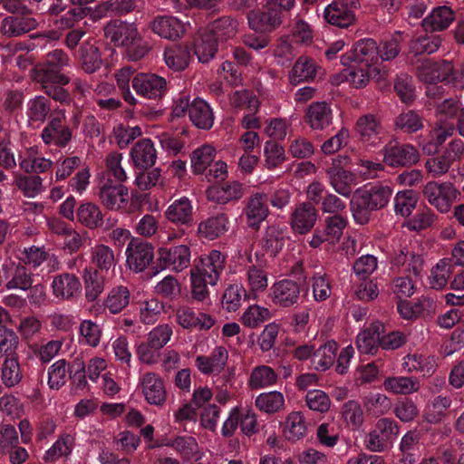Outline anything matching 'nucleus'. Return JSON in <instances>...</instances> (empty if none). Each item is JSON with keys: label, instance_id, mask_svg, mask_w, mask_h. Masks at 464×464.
<instances>
[{"label": "nucleus", "instance_id": "nucleus-1", "mask_svg": "<svg viewBox=\"0 0 464 464\" xmlns=\"http://www.w3.org/2000/svg\"><path fill=\"white\" fill-rule=\"evenodd\" d=\"M392 190L384 186H364L357 188L350 202L351 211L357 224H367L372 213L387 205Z\"/></svg>", "mask_w": 464, "mask_h": 464}, {"label": "nucleus", "instance_id": "nucleus-2", "mask_svg": "<svg viewBox=\"0 0 464 464\" xmlns=\"http://www.w3.org/2000/svg\"><path fill=\"white\" fill-rule=\"evenodd\" d=\"M295 0H267L266 11L248 14L249 26L256 32H271L280 26L285 13L290 12Z\"/></svg>", "mask_w": 464, "mask_h": 464}, {"label": "nucleus", "instance_id": "nucleus-3", "mask_svg": "<svg viewBox=\"0 0 464 464\" xmlns=\"http://www.w3.org/2000/svg\"><path fill=\"white\" fill-rule=\"evenodd\" d=\"M418 78L428 83L426 93L434 98L437 93H442L441 87L436 85L437 82L451 83L453 64L449 61L431 62L424 61L418 68Z\"/></svg>", "mask_w": 464, "mask_h": 464}, {"label": "nucleus", "instance_id": "nucleus-4", "mask_svg": "<svg viewBox=\"0 0 464 464\" xmlns=\"http://www.w3.org/2000/svg\"><path fill=\"white\" fill-rule=\"evenodd\" d=\"M423 195L431 206L445 214L459 200L460 191L451 182L429 181L424 186Z\"/></svg>", "mask_w": 464, "mask_h": 464}, {"label": "nucleus", "instance_id": "nucleus-5", "mask_svg": "<svg viewBox=\"0 0 464 464\" xmlns=\"http://www.w3.org/2000/svg\"><path fill=\"white\" fill-rule=\"evenodd\" d=\"M399 435L396 423L388 418L377 421L374 429L369 433L367 448L374 452H382L389 449Z\"/></svg>", "mask_w": 464, "mask_h": 464}, {"label": "nucleus", "instance_id": "nucleus-6", "mask_svg": "<svg viewBox=\"0 0 464 464\" xmlns=\"http://www.w3.org/2000/svg\"><path fill=\"white\" fill-rule=\"evenodd\" d=\"M70 64V58L63 50L56 49L46 55L44 65L41 68L38 80L40 82H56L67 84L69 78L61 73V70Z\"/></svg>", "mask_w": 464, "mask_h": 464}, {"label": "nucleus", "instance_id": "nucleus-7", "mask_svg": "<svg viewBox=\"0 0 464 464\" xmlns=\"http://www.w3.org/2000/svg\"><path fill=\"white\" fill-rule=\"evenodd\" d=\"M348 161L347 156H337L333 159L332 167L326 169L330 185L336 193L344 198L351 197L354 180L353 175L343 168L347 165Z\"/></svg>", "mask_w": 464, "mask_h": 464}, {"label": "nucleus", "instance_id": "nucleus-8", "mask_svg": "<svg viewBox=\"0 0 464 464\" xmlns=\"http://www.w3.org/2000/svg\"><path fill=\"white\" fill-rule=\"evenodd\" d=\"M358 7V0L334 1L324 8V17L328 24L341 28H345L354 23V11Z\"/></svg>", "mask_w": 464, "mask_h": 464}, {"label": "nucleus", "instance_id": "nucleus-9", "mask_svg": "<svg viewBox=\"0 0 464 464\" xmlns=\"http://www.w3.org/2000/svg\"><path fill=\"white\" fill-rule=\"evenodd\" d=\"M131 85L138 95L150 100L160 98L167 92L166 79L155 73H137Z\"/></svg>", "mask_w": 464, "mask_h": 464}, {"label": "nucleus", "instance_id": "nucleus-10", "mask_svg": "<svg viewBox=\"0 0 464 464\" xmlns=\"http://www.w3.org/2000/svg\"><path fill=\"white\" fill-rule=\"evenodd\" d=\"M383 161L391 167H405L416 164L420 154L411 144L390 142L383 150Z\"/></svg>", "mask_w": 464, "mask_h": 464}, {"label": "nucleus", "instance_id": "nucleus-11", "mask_svg": "<svg viewBox=\"0 0 464 464\" xmlns=\"http://www.w3.org/2000/svg\"><path fill=\"white\" fill-rule=\"evenodd\" d=\"M158 255L160 262L166 268L175 272H181L190 265V248L184 244L175 246H160Z\"/></svg>", "mask_w": 464, "mask_h": 464}, {"label": "nucleus", "instance_id": "nucleus-12", "mask_svg": "<svg viewBox=\"0 0 464 464\" xmlns=\"http://www.w3.org/2000/svg\"><path fill=\"white\" fill-rule=\"evenodd\" d=\"M125 254L129 268L135 273L143 271L154 256L152 246L139 239H132L128 244Z\"/></svg>", "mask_w": 464, "mask_h": 464}, {"label": "nucleus", "instance_id": "nucleus-13", "mask_svg": "<svg viewBox=\"0 0 464 464\" xmlns=\"http://www.w3.org/2000/svg\"><path fill=\"white\" fill-rule=\"evenodd\" d=\"M98 197L110 210H124L129 202V189L123 185H113L107 180L100 188Z\"/></svg>", "mask_w": 464, "mask_h": 464}, {"label": "nucleus", "instance_id": "nucleus-14", "mask_svg": "<svg viewBox=\"0 0 464 464\" xmlns=\"http://www.w3.org/2000/svg\"><path fill=\"white\" fill-rule=\"evenodd\" d=\"M378 60V46L376 42L371 38H364L358 41L353 48L341 57L343 65L352 63L367 66Z\"/></svg>", "mask_w": 464, "mask_h": 464}, {"label": "nucleus", "instance_id": "nucleus-15", "mask_svg": "<svg viewBox=\"0 0 464 464\" xmlns=\"http://www.w3.org/2000/svg\"><path fill=\"white\" fill-rule=\"evenodd\" d=\"M175 316L178 324L187 330H208L215 324V320L211 315L196 312L193 308L187 305L177 307Z\"/></svg>", "mask_w": 464, "mask_h": 464}, {"label": "nucleus", "instance_id": "nucleus-16", "mask_svg": "<svg viewBox=\"0 0 464 464\" xmlns=\"http://www.w3.org/2000/svg\"><path fill=\"white\" fill-rule=\"evenodd\" d=\"M225 266V256L218 250H212L209 254L200 258V265L192 269L207 279L210 285H215Z\"/></svg>", "mask_w": 464, "mask_h": 464}, {"label": "nucleus", "instance_id": "nucleus-17", "mask_svg": "<svg viewBox=\"0 0 464 464\" xmlns=\"http://www.w3.org/2000/svg\"><path fill=\"white\" fill-rule=\"evenodd\" d=\"M271 299L278 306L289 307L298 302L300 287L293 280L284 279L275 283L271 288Z\"/></svg>", "mask_w": 464, "mask_h": 464}, {"label": "nucleus", "instance_id": "nucleus-18", "mask_svg": "<svg viewBox=\"0 0 464 464\" xmlns=\"http://www.w3.org/2000/svg\"><path fill=\"white\" fill-rule=\"evenodd\" d=\"M165 218L178 227H189L193 223L194 208L187 197L174 200L166 209Z\"/></svg>", "mask_w": 464, "mask_h": 464}, {"label": "nucleus", "instance_id": "nucleus-19", "mask_svg": "<svg viewBox=\"0 0 464 464\" xmlns=\"http://www.w3.org/2000/svg\"><path fill=\"white\" fill-rule=\"evenodd\" d=\"M228 361V352L224 346H217L209 356L198 355L195 363L203 374H220L226 368Z\"/></svg>", "mask_w": 464, "mask_h": 464}, {"label": "nucleus", "instance_id": "nucleus-20", "mask_svg": "<svg viewBox=\"0 0 464 464\" xmlns=\"http://www.w3.org/2000/svg\"><path fill=\"white\" fill-rule=\"evenodd\" d=\"M246 224L253 229H258L268 215L267 196L265 193L253 194L245 208Z\"/></svg>", "mask_w": 464, "mask_h": 464}, {"label": "nucleus", "instance_id": "nucleus-21", "mask_svg": "<svg viewBox=\"0 0 464 464\" xmlns=\"http://www.w3.org/2000/svg\"><path fill=\"white\" fill-rule=\"evenodd\" d=\"M150 26L153 33L168 40H177L186 32V25L179 19L169 15L155 17Z\"/></svg>", "mask_w": 464, "mask_h": 464}, {"label": "nucleus", "instance_id": "nucleus-22", "mask_svg": "<svg viewBox=\"0 0 464 464\" xmlns=\"http://www.w3.org/2000/svg\"><path fill=\"white\" fill-rule=\"evenodd\" d=\"M106 37L115 44L128 46L139 38V32L133 24L114 21L104 28Z\"/></svg>", "mask_w": 464, "mask_h": 464}, {"label": "nucleus", "instance_id": "nucleus-23", "mask_svg": "<svg viewBox=\"0 0 464 464\" xmlns=\"http://www.w3.org/2000/svg\"><path fill=\"white\" fill-rule=\"evenodd\" d=\"M140 386L148 403L160 405L164 402L166 390L162 379L157 373H145L140 379Z\"/></svg>", "mask_w": 464, "mask_h": 464}, {"label": "nucleus", "instance_id": "nucleus-24", "mask_svg": "<svg viewBox=\"0 0 464 464\" xmlns=\"http://www.w3.org/2000/svg\"><path fill=\"white\" fill-rule=\"evenodd\" d=\"M317 218L315 208L309 203L303 202L297 205L292 213L291 227L300 234H305L314 226Z\"/></svg>", "mask_w": 464, "mask_h": 464}, {"label": "nucleus", "instance_id": "nucleus-25", "mask_svg": "<svg viewBox=\"0 0 464 464\" xmlns=\"http://www.w3.org/2000/svg\"><path fill=\"white\" fill-rule=\"evenodd\" d=\"M52 160L42 157L38 148L33 146L20 152L19 167L26 173H43L52 167Z\"/></svg>", "mask_w": 464, "mask_h": 464}, {"label": "nucleus", "instance_id": "nucleus-26", "mask_svg": "<svg viewBox=\"0 0 464 464\" xmlns=\"http://www.w3.org/2000/svg\"><path fill=\"white\" fill-rule=\"evenodd\" d=\"M322 69L316 62L307 56H301L294 64L289 79L293 84H298L302 82H310L321 74Z\"/></svg>", "mask_w": 464, "mask_h": 464}, {"label": "nucleus", "instance_id": "nucleus-27", "mask_svg": "<svg viewBox=\"0 0 464 464\" xmlns=\"http://www.w3.org/2000/svg\"><path fill=\"white\" fill-rule=\"evenodd\" d=\"M38 25L36 19L28 16H7L1 22L0 32L6 37H18Z\"/></svg>", "mask_w": 464, "mask_h": 464}, {"label": "nucleus", "instance_id": "nucleus-28", "mask_svg": "<svg viewBox=\"0 0 464 464\" xmlns=\"http://www.w3.org/2000/svg\"><path fill=\"white\" fill-rule=\"evenodd\" d=\"M190 121L198 129L209 130L214 124V113L208 102L204 100L194 99L188 110Z\"/></svg>", "mask_w": 464, "mask_h": 464}, {"label": "nucleus", "instance_id": "nucleus-29", "mask_svg": "<svg viewBox=\"0 0 464 464\" xmlns=\"http://www.w3.org/2000/svg\"><path fill=\"white\" fill-rule=\"evenodd\" d=\"M332 110L324 102L312 103L305 114L306 122L313 130L325 129L332 123Z\"/></svg>", "mask_w": 464, "mask_h": 464}, {"label": "nucleus", "instance_id": "nucleus-30", "mask_svg": "<svg viewBox=\"0 0 464 464\" xmlns=\"http://www.w3.org/2000/svg\"><path fill=\"white\" fill-rule=\"evenodd\" d=\"M208 200L219 204H226L230 200L238 199L243 195L242 185L239 182L233 181L223 185H215L209 187L207 191Z\"/></svg>", "mask_w": 464, "mask_h": 464}, {"label": "nucleus", "instance_id": "nucleus-31", "mask_svg": "<svg viewBox=\"0 0 464 464\" xmlns=\"http://www.w3.org/2000/svg\"><path fill=\"white\" fill-rule=\"evenodd\" d=\"M454 20V14L452 10L446 6H438L433 8V10L430 13L422 20V27L425 31H442L448 28Z\"/></svg>", "mask_w": 464, "mask_h": 464}, {"label": "nucleus", "instance_id": "nucleus-32", "mask_svg": "<svg viewBox=\"0 0 464 464\" xmlns=\"http://www.w3.org/2000/svg\"><path fill=\"white\" fill-rule=\"evenodd\" d=\"M356 130L364 142L376 144L382 139V127L372 114L361 117L356 123Z\"/></svg>", "mask_w": 464, "mask_h": 464}, {"label": "nucleus", "instance_id": "nucleus-33", "mask_svg": "<svg viewBox=\"0 0 464 464\" xmlns=\"http://www.w3.org/2000/svg\"><path fill=\"white\" fill-rule=\"evenodd\" d=\"M130 156L136 167L147 169L155 164L157 159L156 150L152 141L143 139L131 149Z\"/></svg>", "mask_w": 464, "mask_h": 464}, {"label": "nucleus", "instance_id": "nucleus-34", "mask_svg": "<svg viewBox=\"0 0 464 464\" xmlns=\"http://www.w3.org/2000/svg\"><path fill=\"white\" fill-rule=\"evenodd\" d=\"M383 331L381 323H374L361 332L356 339L357 348L362 353H374L380 345V335Z\"/></svg>", "mask_w": 464, "mask_h": 464}, {"label": "nucleus", "instance_id": "nucleus-35", "mask_svg": "<svg viewBox=\"0 0 464 464\" xmlns=\"http://www.w3.org/2000/svg\"><path fill=\"white\" fill-rule=\"evenodd\" d=\"M52 287L57 298L69 299L80 292L81 283L74 275L64 273L53 278Z\"/></svg>", "mask_w": 464, "mask_h": 464}, {"label": "nucleus", "instance_id": "nucleus-36", "mask_svg": "<svg viewBox=\"0 0 464 464\" xmlns=\"http://www.w3.org/2000/svg\"><path fill=\"white\" fill-rule=\"evenodd\" d=\"M229 220L226 214H219L201 221L198 233L208 239H215L228 230Z\"/></svg>", "mask_w": 464, "mask_h": 464}, {"label": "nucleus", "instance_id": "nucleus-37", "mask_svg": "<svg viewBox=\"0 0 464 464\" xmlns=\"http://www.w3.org/2000/svg\"><path fill=\"white\" fill-rule=\"evenodd\" d=\"M79 223L89 229L100 227L103 224V215L98 205L92 202H82L76 211Z\"/></svg>", "mask_w": 464, "mask_h": 464}, {"label": "nucleus", "instance_id": "nucleus-38", "mask_svg": "<svg viewBox=\"0 0 464 464\" xmlns=\"http://www.w3.org/2000/svg\"><path fill=\"white\" fill-rule=\"evenodd\" d=\"M218 51V41L208 31L199 32L194 43V53L200 63H208Z\"/></svg>", "mask_w": 464, "mask_h": 464}, {"label": "nucleus", "instance_id": "nucleus-39", "mask_svg": "<svg viewBox=\"0 0 464 464\" xmlns=\"http://www.w3.org/2000/svg\"><path fill=\"white\" fill-rule=\"evenodd\" d=\"M402 369L407 372H420L423 375H430L436 369L434 356L419 353L408 354L402 359Z\"/></svg>", "mask_w": 464, "mask_h": 464}, {"label": "nucleus", "instance_id": "nucleus-40", "mask_svg": "<svg viewBox=\"0 0 464 464\" xmlns=\"http://www.w3.org/2000/svg\"><path fill=\"white\" fill-rule=\"evenodd\" d=\"M216 149L210 144H203L190 154L191 169L194 174L205 173L216 158Z\"/></svg>", "mask_w": 464, "mask_h": 464}, {"label": "nucleus", "instance_id": "nucleus-41", "mask_svg": "<svg viewBox=\"0 0 464 464\" xmlns=\"http://www.w3.org/2000/svg\"><path fill=\"white\" fill-rule=\"evenodd\" d=\"M337 351V343L334 341H328L322 344L318 349H314L312 357L313 369L324 372L334 363Z\"/></svg>", "mask_w": 464, "mask_h": 464}, {"label": "nucleus", "instance_id": "nucleus-42", "mask_svg": "<svg viewBox=\"0 0 464 464\" xmlns=\"http://www.w3.org/2000/svg\"><path fill=\"white\" fill-rule=\"evenodd\" d=\"M190 53L187 46L171 45L165 49L164 61L173 71H182L188 67Z\"/></svg>", "mask_w": 464, "mask_h": 464}, {"label": "nucleus", "instance_id": "nucleus-43", "mask_svg": "<svg viewBox=\"0 0 464 464\" xmlns=\"http://www.w3.org/2000/svg\"><path fill=\"white\" fill-rule=\"evenodd\" d=\"M385 390L395 394H410L420 389V382L416 377H389L383 382Z\"/></svg>", "mask_w": 464, "mask_h": 464}, {"label": "nucleus", "instance_id": "nucleus-44", "mask_svg": "<svg viewBox=\"0 0 464 464\" xmlns=\"http://www.w3.org/2000/svg\"><path fill=\"white\" fill-rule=\"evenodd\" d=\"M130 300V293L129 289L126 286L118 285L109 292L104 301V306L111 314H116L128 306Z\"/></svg>", "mask_w": 464, "mask_h": 464}, {"label": "nucleus", "instance_id": "nucleus-45", "mask_svg": "<svg viewBox=\"0 0 464 464\" xmlns=\"http://www.w3.org/2000/svg\"><path fill=\"white\" fill-rule=\"evenodd\" d=\"M91 261L102 272H108L111 268H114L117 263L114 251L102 244L92 248Z\"/></svg>", "mask_w": 464, "mask_h": 464}, {"label": "nucleus", "instance_id": "nucleus-46", "mask_svg": "<svg viewBox=\"0 0 464 464\" xmlns=\"http://www.w3.org/2000/svg\"><path fill=\"white\" fill-rule=\"evenodd\" d=\"M306 430V424L300 411H293L286 417L283 431L288 440H299L305 435Z\"/></svg>", "mask_w": 464, "mask_h": 464}, {"label": "nucleus", "instance_id": "nucleus-47", "mask_svg": "<svg viewBox=\"0 0 464 464\" xmlns=\"http://www.w3.org/2000/svg\"><path fill=\"white\" fill-rule=\"evenodd\" d=\"M285 231L276 226H269L262 239V247L271 256L279 253L285 245Z\"/></svg>", "mask_w": 464, "mask_h": 464}, {"label": "nucleus", "instance_id": "nucleus-48", "mask_svg": "<svg viewBox=\"0 0 464 464\" xmlns=\"http://www.w3.org/2000/svg\"><path fill=\"white\" fill-rule=\"evenodd\" d=\"M277 382V374L267 365L255 367L249 377L248 384L252 389H262L275 385Z\"/></svg>", "mask_w": 464, "mask_h": 464}, {"label": "nucleus", "instance_id": "nucleus-49", "mask_svg": "<svg viewBox=\"0 0 464 464\" xmlns=\"http://www.w3.org/2000/svg\"><path fill=\"white\" fill-rule=\"evenodd\" d=\"M440 45V39L436 35L423 34L415 37L410 43L409 53L413 56L433 53Z\"/></svg>", "mask_w": 464, "mask_h": 464}, {"label": "nucleus", "instance_id": "nucleus-50", "mask_svg": "<svg viewBox=\"0 0 464 464\" xmlns=\"http://www.w3.org/2000/svg\"><path fill=\"white\" fill-rule=\"evenodd\" d=\"M451 273V260L440 259L431 269L429 277L430 287L437 290L442 289L447 285Z\"/></svg>", "mask_w": 464, "mask_h": 464}, {"label": "nucleus", "instance_id": "nucleus-51", "mask_svg": "<svg viewBox=\"0 0 464 464\" xmlns=\"http://www.w3.org/2000/svg\"><path fill=\"white\" fill-rule=\"evenodd\" d=\"M86 298L94 301L104 289V278L92 267L85 268L83 273Z\"/></svg>", "mask_w": 464, "mask_h": 464}, {"label": "nucleus", "instance_id": "nucleus-52", "mask_svg": "<svg viewBox=\"0 0 464 464\" xmlns=\"http://www.w3.org/2000/svg\"><path fill=\"white\" fill-rule=\"evenodd\" d=\"M73 446V437L69 434L63 435L45 452L44 460L50 462L61 458H66L71 454Z\"/></svg>", "mask_w": 464, "mask_h": 464}, {"label": "nucleus", "instance_id": "nucleus-53", "mask_svg": "<svg viewBox=\"0 0 464 464\" xmlns=\"http://www.w3.org/2000/svg\"><path fill=\"white\" fill-rule=\"evenodd\" d=\"M102 327L92 320H83L79 326V343L97 347L102 337Z\"/></svg>", "mask_w": 464, "mask_h": 464}, {"label": "nucleus", "instance_id": "nucleus-54", "mask_svg": "<svg viewBox=\"0 0 464 464\" xmlns=\"http://www.w3.org/2000/svg\"><path fill=\"white\" fill-rule=\"evenodd\" d=\"M454 125L448 122H440L433 128L430 133V142L422 145L425 153L431 154L440 145H441L447 138L450 137L454 132Z\"/></svg>", "mask_w": 464, "mask_h": 464}, {"label": "nucleus", "instance_id": "nucleus-55", "mask_svg": "<svg viewBox=\"0 0 464 464\" xmlns=\"http://www.w3.org/2000/svg\"><path fill=\"white\" fill-rule=\"evenodd\" d=\"M79 52L82 67L86 72L92 73L101 67L102 62L97 47L83 43Z\"/></svg>", "mask_w": 464, "mask_h": 464}, {"label": "nucleus", "instance_id": "nucleus-56", "mask_svg": "<svg viewBox=\"0 0 464 464\" xmlns=\"http://www.w3.org/2000/svg\"><path fill=\"white\" fill-rule=\"evenodd\" d=\"M285 160V151L282 145L275 140H267L264 144V166L267 169H275Z\"/></svg>", "mask_w": 464, "mask_h": 464}, {"label": "nucleus", "instance_id": "nucleus-57", "mask_svg": "<svg viewBox=\"0 0 464 464\" xmlns=\"http://www.w3.org/2000/svg\"><path fill=\"white\" fill-rule=\"evenodd\" d=\"M238 24L230 17H221L214 21L208 30L218 40H227L234 37L237 32Z\"/></svg>", "mask_w": 464, "mask_h": 464}, {"label": "nucleus", "instance_id": "nucleus-58", "mask_svg": "<svg viewBox=\"0 0 464 464\" xmlns=\"http://www.w3.org/2000/svg\"><path fill=\"white\" fill-rule=\"evenodd\" d=\"M418 203V194L413 190H403L394 198V209L397 215L409 217Z\"/></svg>", "mask_w": 464, "mask_h": 464}, {"label": "nucleus", "instance_id": "nucleus-59", "mask_svg": "<svg viewBox=\"0 0 464 464\" xmlns=\"http://www.w3.org/2000/svg\"><path fill=\"white\" fill-rule=\"evenodd\" d=\"M51 110L48 100L35 96L27 102V116L31 122H44Z\"/></svg>", "mask_w": 464, "mask_h": 464}, {"label": "nucleus", "instance_id": "nucleus-60", "mask_svg": "<svg viewBox=\"0 0 464 464\" xmlns=\"http://www.w3.org/2000/svg\"><path fill=\"white\" fill-rule=\"evenodd\" d=\"M271 317L270 311L263 306L253 304L248 306L241 316V322L245 326L256 328Z\"/></svg>", "mask_w": 464, "mask_h": 464}, {"label": "nucleus", "instance_id": "nucleus-61", "mask_svg": "<svg viewBox=\"0 0 464 464\" xmlns=\"http://www.w3.org/2000/svg\"><path fill=\"white\" fill-rule=\"evenodd\" d=\"M352 63L343 72L344 80L355 88L366 86L370 81L367 68L363 64Z\"/></svg>", "mask_w": 464, "mask_h": 464}, {"label": "nucleus", "instance_id": "nucleus-62", "mask_svg": "<svg viewBox=\"0 0 464 464\" xmlns=\"http://www.w3.org/2000/svg\"><path fill=\"white\" fill-rule=\"evenodd\" d=\"M436 218L435 213L425 206L405 222V227L411 231L424 230L433 225Z\"/></svg>", "mask_w": 464, "mask_h": 464}, {"label": "nucleus", "instance_id": "nucleus-63", "mask_svg": "<svg viewBox=\"0 0 464 464\" xmlns=\"http://www.w3.org/2000/svg\"><path fill=\"white\" fill-rule=\"evenodd\" d=\"M229 102L237 109H246L250 111H257L260 105L256 96L245 89L233 92L229 95Z\"/></svg>", "mask_w": 464, "mask_h": 464}, {"label": "nucleus", "instance_id": "nucleus-64", "mask_svg": "<svg viewBox=\"0 0 464 464\" xmlns=\"http://www.w3.org/2000/svg\"><path fill=\"white\" fill-rule=\"evenodd\" d=\"M402 33L395 32L389 39L383 40L378 46V57L382 61H392L395 59L401 51Z\"/></svg>", "mask_w": 464, "mask_h": 464}]
</instances>
